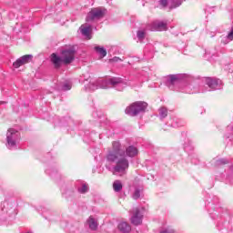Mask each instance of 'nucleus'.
Listing matches in <instances>:
<instances>
[{"label":"nucleus","instance_id":"f257e3e1","mask_svg":"<svg viewBox=\"0 0 233 233\" xmlns=\"http://www.w3.org/2000/svg\"><path fill=\"white\" fill-rule=\"evenodd\" d=\"M112 147V149L108 151L106 156L107 161L116 163L111 172L114 176H126L129 162L125 154H127L128 157H135L137 154V147L129 146L125 151V147L117 141L113 142Z\"/></svg>","mask_w":233,"mask_h":233},{"label":"nucleus","instance_id":"f03ea898","mask_svg":"<svg viewBox=\"0 0 233 233\" xmlns=\"http://www.w3.org/2000/svg\"><path fill=\"white\" fill-rule=\"evenodd\" d=\"M127 82H125L122 78L119 77H111L106 79H98V80H90V82L85 86L86 90H97L98 88H116L119 92L123 90V88H127Z\"/></svg>","mask_w":233,"mask_h":233},{"label":"nucleus","instance_id":"7ed1b4c3","mask_svg":"<svg viewBox=\"0 0 233 233\" xmlns=\"http://www.w3.org/2000/svg\"><path fill=\"white\" fill-rule=\"evenodd\" d=\"M75 57L76 49H74V47H70L62 51L61 56H57V55L53 53L51 55V61L56 68H59L62 63H64V65H70V63L74 61Z\"/></svg>","mask_w":233,"mask_h":233},{"label":"nucleus","instance_id":"20e7f679","mask_svg":"<svg viewBox=\"0 0 233 233\" xmlns=\"http://www.w3.org/2000/svg\"><path fill=\"white\" fill-rule=\"evenodd\" d=\"M147 106H148V105L146 102H135L126 108L125 113L127 116L134 117L137 116V114L145 112V110H147Z\"/></svg>","mask_w":233,"mask_h":233},{"label":"nucleus","instance_id":"39448f33","mask_svg":"<svg viewBox=\"0 0 233 233\" xmlns=\"http://www.w3.org/2000/svg\"><path fill=\"white\" fill-rule=\"evenodd\" d=\"M19 141V131L10 128L6 133V147L9 150H14L17 147V142Z\"/></svg>","mask_w":233,"mask_h":233},{"label":"nucleus","instance_id":"423d86ee","mask_svg":"<svg viewBox=\"0 0 233 233\" xmlns=\"http://www.w3.org/2000/svg\"><path fill=\"white\" fill-rule=\"evenodd\" d=\"M106 15V9L104 7H96L91 9V11L87 14L86 21L89 23L90 21H97L98 19H103Z\"/></svg>","mask_w":233,"mask_h":233},{"label":"nucleus","instance_id":"0eeeda50","mask_svg":"<svg viewBox=\"0 0 233 233\" xmlns=\"http://www.w3.org/2000/svg\"><path fill=\"white\" fill-rule=\"evenodd\" d=\"M147 30H150L151 32H163L167 30V23L161 21H154L147 25Z\"/></svg>","mask_w":233,"mask_h":233},{"label":"nucleus","instance_id":"6e6552de","mask_svg":"<svg viewBox=\"0 0 233 233\" xmlns=\"http://www.w3.org/2000/svg\"><path fill=\"white\" fill-rule=\"evenodd\" d=\"M130 221L132 225H135L136 227L143 223V213H141V210H139V208H136L133 209Z\"/></svg>","mask_w":233,"mask_h":233},{"label":"nucleus","instance_id":"1a4fd4ad","mask_svg":"<svg viewBox=\"0 0 233 233\" xmlns=\"http://www.w3.org/2000/svg\"><path fill=\"white\" fill-rule=\"evenodd\" d=\"M204 83L208 85V86H209L211 90H218L221 88V86H219L221 84V80L217 78H210V77L205 78Z\"/></svg>","mask_w":233,"mask_h":233},{"label":"nucleus","instance_id":"9d476101","mask_svg":"<svg viewBox=\"0 0 233 233\" xmlns=\"http://www.w3.org/2000/svg\"><path fill=\"white\" fill-rule=\"evenodd\" d=\"M33 57L34 56L32 55H25L21 56L13 64L14 68H19V66H23V65H26V63H30Z\"/></svg>","mask_w":233,"mask_h":233},{"label":"nucleus","instance_id":"9b49d317","mask_svg":"<svg viewBox=\"0 0 233 233\" xmlns=\"http://www.w3.org/2000/svg\"><path fill=\"white\" fill-rule=\"evenodd\" d=\"M82 35H84V37H86V39H92V27L91 26H87L85 25H82L79 28Z\"/></svg>","mask_w":233,"mask_h":233},{"label":"nucleus","instance_id":"f8f14e48","mask_svg":"<svg viewBox=\"0 0 233 233\" xmlns=\"http://www.w3.org/2000/svg\"><path fill=\"white\" fill-rule=\"evenodd\" d=\"M118 230L122 233H129L130 230H132V228L127 222H120L118 224Z\"/></svg>","mask_w":233,"mask_h":233},{"label":"nucleus","instance_id":"ddd939ff","mask_svg":"<svg viewBox=\"0 0 233 233\" xmlns=\"http://www.w3.org/2000/svg\"><path fill=\"white\" fill-rule=\"evenodd\" d=\"M87 225L91 230H97V220L96 218L89 217L87 219Z\"/></svg>","mask_w":233,"mask_h":233},{"label":"nucleus","instance_id":"4468645a","mask_svg":"<svg viewBox=\"0 0 233 233\" xmlns=\"http://www.w3.org/2000/svg\"><path fill=\"white\" fill-rule=\"evenodd\" d=\"M183 1L181 0H169L168 6L169 9L172 10L173 8H177V6H181Z\"/></svg>","mask_w":233,"mask_h":233},{"label":"nucleus","instance_id":"2eb2a0df","mask_svg":"<svg viewBox=\"0 0 233 233\" xmlns=\"http://www.w3.org/2000/svg\"><path fill=\"white\" fill-rule=\"evenodd\" d=\"M113 188L115 192H121V190H123V184L121 183V180H116L113 183Z\"/></svg>","mask_w":233,"mask_h":233},{"label":"nucleus","instance_id":"dca6fc26","mask_svg":"<svg viewBox=\"0 0 233 233\" xmlns=\"http://www.w3.org/2000/svg\"><path fill=\"white\" fill-rule=\"evenodd\" d=\"M177 75H171L167 76V85H176L178 81Z\"/></svg>","mask_w":233,"mask_h":233},{"label":"nucleus","instance_id":"f3484780","mask_svg":"<svg viewBox=\"0 0 233 233\" xmlns=\"http://www.w3.org/2000/svg\"><path fill=\"white\" fill-rule=\"evenodd\" d=\"M96 52L101 56V57H106V49L104 47H101L99 46H95Z\"/></svg>","mask_w":233,"mask_h":233},{"label":"nucleus","instance_id":"a211bd4d","mask_svg":"<svg viewBox=\"0 0 233 233\" xmlns=\"http://www.w3.org/2000/svg\"><path fill=\"white\" fill-rule=\"evenodd\" d=\"M159 116L162 119H165V117H167V116H168V110H167V108H165V107H161L159 109Z\"/></svg>","mask_w":233,"mask_h":233},{"label":"nucleus","instance_id":"6ab92c4d","mask_svg":"<svg viewBox=\"0 0 233 233\" xmlns=\"http://www.w3.org/2000/svg\"><path fill=\"white\" fill-rule=\"evenodd\" d=\"M132 198H133V199H139V198H141V189L136 188L133 193Z\"/></svg>","mask_w":233,"mask_h":233},{"label":"nucleus","instance_id":"aec40b11","mask_svg":"<svg viewBox=\"0 0 233 233\" xmlns=\"http://www.w3.org/2000/svg\"><path fill=\"white\" fill-rule=\"evenodd\" d=\"M78 192H80V194H86V192H88V185L83 184L82 187L78 188Z\"/></svg>","mask_w":233,"mask_h":233},{"label":"nucleus","instance_id":"412c9836","mask_svg":"<svg viewBox=\"0 0 233 233\" xmlns=\"http://www.w3.org/2000/svg\"><path fill=\"white\" fill-rule=\"evenodd\" d=\"M137 37L139 39V41H143V39H145V31H137Z\"/></svg>","mask_w":233,"mask_h":233},{"label":"nucleus","instance_id":"4be33fe9","mask_svg":"<svg viewBox=\"0 0 233 233\" xmlns=\"http://www.w3.org/2000/svg\"><path fill=\"white\" fill-rule=\"evenodd\" d=\"M71 88H72V84L70 83H66L62 86V90L64 91L70 90Z\"/></svg>","mask_w":233,"mask_h":233},{"label":"nucleus","instance_id":"5701e85b","mask_svg":"<svg viewBox=\"0 0 233 233\" xmlns=\"http://www.w3.org/2000/svg\"><path fill=\"white\" fill-rule=\"evenodd\" d=\"M161 6H163V8H167V5H168V0H160L159 1Z\"/></svg>","mask_w":233,"mask_h":233},{"label":"nucleus","instance_id":"b1692460","mask_svg":"<svg viewBox=\"0 0 233 233\" xmlns=\"http://www.w3.org/2000/svg\"><path fill=\"white\" fill-rule=\"evenodd\" d=\"M227 163H228V160H227L225 158H221V159L218 160V165H227Z\"/></svg>","mask_w":233,"mask_h":233},{"label":"nucleus","instance_id":"393cba45","mask_svg":"<svg viewBox=\"0 0 233 233\" xmlns=\"http://www.w3.org/2000/svg\"><path fill=\"white\" fill-rule=\"evenodd\" d=\"M160 233H176V231L172 228H167V229L162 230Z\"/></svg>","mask_w":233,"mask_h":233},{"label":"nucleus","instance_id":"a878e982","mask_svg":"<svg viewBox=\"0 0 233 233\" xmlns=\"http://www.w3.org/2000/svg\"><path fill=\"white\" fill-rule=\"evenodd\" d=\"M228 39H229L230 41L233 40V28L231 29V31H230L229 34L228 35Z\"/></svg>","mask_w":233,"mask_h":233},{"label":"nucleus","instance_id":"bb28decb","mask_svg":"<svg viewBox=\"0 0 233 233\" xmlns=\"http://www.w3.org/2000/svg\"><path fill=\"white\" fill-rule=\"evenodd\" d=\"M109 61L113 62V63H117V61H121V58L115 56L112 59H110Z\"/></svg>","mask_w":233,"mask_h":233}]
</instances>
